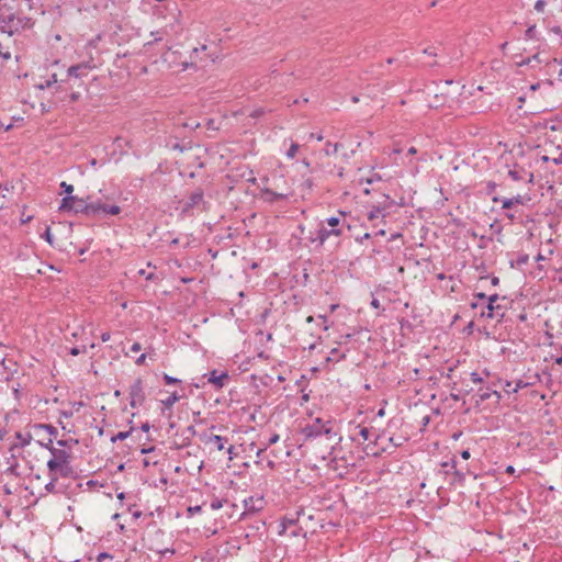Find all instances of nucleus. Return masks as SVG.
<instances>
[{
    "mask_svg": "<svg viewBox=\"0 0 562 562\" xmlns=\"http://www.w3.org/2000/svg\"><path fill=\"white\" fill-rule=\"evenodd\" d=\"M48 451L52 454V458L47 461L48 472L57 473L60 477H70L74 474V469L70 464V450L50 445Z\"/></svg>",
    "mask_w": 562,
    "mask_h": 562,
    "instance_id": "f257e3e1",
    "label": "nucleus"
},
{
    "mask_svg": "<svg viewBox=\"0 0 562 562\" xmlns=\"http://www.w3.org/2000/svg\"><path fill=\"white\" fill-rule=\"evenodd\" d=\"M145 547L154 551L160 555H164L166 553L173 554L175 549L171 547H168L166 543V533L162 529L153 526L149 527L143 538Z\"/></svg>",
    "mask_w": 562,
    "mask_h": 562,
    "instance_id": "f03ea898",
    "label": "nucleus"
},
{
    "mask_svg": "<svg viewBox=\"0 0 562 562\" xmlns=\"http://www.w3.org/2000/svg\"><path fill=\"white\" fill-rule=\"evenodd\" d=\"M302 434L305 440L316 439L322 436H326L331 439L336 434L333 430L331 420L324 422L322 418H315L312 423L306 424L302 428Z\"/></svg>",
    "mask_w": 562,
    "mask_h": 562,
    "instance_id": "7ed1b4c3",
    "label": "nucleus"
},
{
    "mask_svg": "<svg viewBox=\"0 0 562 562\" xmlns=\"http://www.w3.org/2000/svg\"><path fill=\"white\" fill-rule=\"evenodd\" d=\"M121 207L116 204H109L101 199L90 196V217H98L101 215H119Z\"/></svg>",
    "mask_w": 562,
    "mask_h": 562,
    "instance_id": "20e7f679",
    "label": "nucleus"
},
{
    "mask_svg": "<svg viewBox=\"0 0 562 562\" xmlns=\"http://www.w3.org/2000/svg\"><path fill=\"white\" fill-rule=\"evenodd\" d=\"M130 405L137 408L145 403L146 393L144 382L140 378L134 380L128 389Z\"/></svg>",
    "mask_w": 562,
    "mask_h": 562,
    "instance_id": "39448f33",
    "label": "nucleus"
},
{
    "mask_svg": "<svg viewBox=\"0 0 562 562\" xmlns=\"http://www.w3.org/2000/svg\"><path fill=\"white\" fill-rule=\"evenodd\" d=\"M21 21L18 19L13 12L3 11L0 7V32L8 33L12 35L20 27Z\"/></svg>",
    "mask_w": 562,
    "mask_h": 562,
    "instance_id": "423d86ee",
    "label": "nucleus"
},
{
    "mask_svg": "<svg viewBox=\"0 0 562 562\" xmlns=\"http://www.w3.org/2000/svg\"><path fill=\"white\" fill-rule=\"evenodd\" d=\"M499 300L498 294H492L487 297L486 308L481 312L482 317L497 318L504 317V311L501 304L497 303Z\"/></svg>",
    "mask_w": 562,
    "mask_h": 562,
    "instance_id": "0eeeda50",
    "label": "nucleus"
},
{
    "mask_svg": "<svg viewBox=\"0 0 562 562\" xmlns=\"http://www.w3.org/2000/svg\"><path fill=\"white\" fill-rule=\"evenodd\" d=\"M342 235V229H331L325 226V222L319 223V228L315 233V239L318 240V247H322L325 241L331 237H339Z\"/></svg>",
    "mask_w": 562,
    "mask_h": 562,
    "instance_id": "6e6552de",
    "label": "nucleus"
},
{
    "mask_svg": "<svg viewBox=\"0 0 562 562\" xmlns=\"http://www.w3.org/2000/svg\"><path fill=\"white\" fill-rule=\"evenodd\" d=\"M204 376H207V382L211 383L215 390L223 389L229 381V375L227 371L218 373L217 370H212L209 374H205Z\"/></svg>",
    "mask_w": 562,
    "mask_h": 562,
    "instance_id": "1a4fd4ad",
    "label": "nucleus"
},
{
    "mask_svg": "<svg viewBox=\"0 0 562 562\" xmlns=\"http://www.w3.org/2000/svg\"><path fill=\"white\" fill-rule=\"evenodd\" d=\"M204 204V192L202 189L193 191L183 204L182 212L188 213L192 209Z\"/></svg>",
    "mask_w": 562,
    "mask_h": 562,
    "instance_id": "9d476101",
    "label": "nucleus"
},
{
    "mask_svg": "<svg viewBox=\"0 0 562 562\" xmlns=\"http://www.w3.org/2000/svg\"><path fill=\"white\" fill-rule=\"evenodd\" d=\"M93 68L94 66L91 63H80L70 66L67 70V75L74 78H82L86 77Z\"/></svg>",
    "mask_w": 562,
    "mask_h": 562,
    "instance_id": "9b49d317",
    "label": "nucleus"
},
{
    "mask_svg": "<svg viewBox=\"0 0 562 562\" xmlns=\"http://www.w3.org/2000/svg\"><path fill=\"white\" fill-rule=\"evenodd\" d=\"M90 196L88 195L86 199L76 196L74 212L76 214H82L90 217Z\"/></svg>",
    "mask_w": 562,
    "mask_h": 562,
    "instance_id": "f8f14e48",
    "label": "nucleus"
},
{
    "mask_svg": "<svg viewBox=\"0 0 562 562\" xmlns=\"http://www.w3.org/2000/svg\"><path fill=\"white\" fill-rule=\"evenodd\" d=\"M324 222H325V226L327 225L331 229H342L344 231V227L346 226L345 212L338 211L337 216L328 217Z\"/></svg>",
    "mask_w": 562,
    "mask_h": 562,
    "instance_id": "ddd939ff",
    "label": "nucleus"
},
{
    "mask_svg": "<svg viewBox=\"0 0 562 562\" xmlns=\"http://www.w3.org/2000/svg\"><path fill=\"white\" fill-rule=\"evenodd\" d=\"M16 441L12 443L11 450L15 448H24L32 441V435L30 432H15Z\"/></svg>",
    "mask_w": 562,
    "mask_h": 562,
    "instance_id": "4468645a",
    "label": "nucleus"
},
{
    "mask_svg": "<svg viewBox=\"0 0 562 562\" xmlns=\"http://www.w3.org/2000/svg\"><path fill=\"white\" fill-rule=\"evenodd\" d=\"M508 176L514 180V181H521V180H526V178L528 177V181L531 182L532 181V173L528 172L527 170H525L524 168H520V169H512L508 171Z\"/></svg>",
    "mask_w": 562,
    "mask_h": 562,
    "instance_id": "2eb2a0df",
    "label": "nucleus"
},
{
    "mask_svg": "<svg viewBox=\"0 0 562 562\" xmlns=\"http://www.w3.org/2000/svg\"><path fill=\"white\" fill-rule=\"evenodd\" d=\"M262 195H263L265 201H267L269 203H274L277 201H281V200H284L288 198V194L274 192L271 189L262 190Z\"/></svg>",
    "mask_w": 562,
    "mask_h": 562,
    "instance_id": "dca6fc26",
    "label": "nucleus"
},
{
    "mask_svg": "<svg viewBox=\"0 0 562 562\" xmlns=\"http://www.w3.org/2000/svg\"><path fill=\"white\" fill-rule=\"evenodd\" d=\"M228 441L227 438L218 436V435H211L205 440V443L213 445L217 450H223L225 448V443Z\"/></svg>",
    "mask_w": 562,
    "mask_h": 562,
    "instance_id": "f3484780",
    "label": "nucleus"
},
{
    "mask_svg": "<svg viewBox=\"0 0 562 562\" xmlns=\"http://www.w3.org/2000/svg\"><path fill=\"white\" fill-rule=\"evenodd\" d=\"M76 201V195H66L63 198L59 205V211H72Z\"/></svg>",
    "mask_w": 562,
    "mask_h": 562,
    "instance_id": "a211bd4d",
    "label": "nucleus"
},
{
    "mask_svg": "<svg viewBox=\"0 0 562 562\" xmlns=\"http://www.w3.org/2000/svg\"><path fill=\"white\" fill-rule=\"evenodd\" d=\"M515 204H524V198L521 195H516L510 199H504L502 201V207L508 210L513 207Z\"/></svg>",
    "mask_w": 562,
    "mask_h": 562,
    "instance_id": "6ab92c4d",
    "label": "nucleus"
},
{
    "mask_svg": "<svg viewBox=\"0 0 562 562\" xmlns=\"http://www.w3.org/2000/svg\"><path fill=\"white\" fill-rule=\"evenodd\" d=\"M181 396L177 392H172L167 398L162 400V405L166 408H171L177 402H179Z\"/></svg>",
    "mask_w": 562,
    "mask_h": 562,
    "instance_id": "aec40b11",
    "label": "nucleus"
},
{
    "mask_svg": "<svg viewBox=\"0 0 562 562\" xmlns=\"http://www.w3.org/2000/svg\"><path fill=\"white\" fill-rule=\"evenodd\" d=\"M48 474H49L50 481L45 485V490L47 492L52 493L55 491L56 482L58 481L60 475L57 473H53V472H48Z\"/></svg>",
    "mask_w": 562,
    "mask_h": 562,
    "instance_id": "412c9836",
    "label": "nucleus"
},
{
    "mask_svg": "<svg viewBox=\"0 0 562 562\" xmlns=\"http://www.w3.org/2000/svg\"><path fill=\"white\" fill-rule=\"evenodd\" d=\"M339 147L340 144L338 143L331 144L330 142H327L324 151L327 156L335 155Z\"/></svg>",
    "mask_w": 562,
    "mask_h": 562,
    "instance_id": "4be33fe9",
    "label": "nucleus"
},
{
    "mask_svg": "<svg viewBox=\"0 0 562 562\" xmlns=\"http://www.w3.org/2000/svg\"><path fill=\"white\" fill-rule=\"evenodd\" d=\"M345 357H346L345 353L340 352L339 349L334 348V349H331L330 356L327 358V361H339V360L344 359Z\"/></svg>",
    "mask_w": 562,
    "mask_h": 562,
    "instance_id": "5701e85b",
    "label": "nucleus"
},
{
    "mask_svg": "<svg viewBox=\"0 0 562 562\" xmlns=\"http://www.w3.org/2000/svg\"><path fill=\"white\" fill-rule=\"evenodd\" d=\"M134 430V428L132 427L130 430L127 431H120L117 432L116 435L112 436L111 437V441L112 442H115L117 440H125L126 438H128L132 434V431Z\"/></svg>",
    "mask_w": 562,
    "mask_h": 562,
    "instance_id": "b1692460",
    "label": "nucleus"
},
{
    "mask_svg": "<svg viewBox=\"0 0 562 562\" xmlns=\"http://www.w3.org/2000/svg\"><path fill=\"white\" fill-rule=\"evenodd\" d=\"M480 392L481 393H480L479 396H480V400L483 401V402L487 401L491 397L492 394H495L498 398L501 397V394L497 391H493L492 392L490 390H486V391L480 390Z\"/></svg>",
    "mask_w": 562,
    "mask_h": 562,
    "instance_id": "393cba45",
    "label": "nucleus"
},
{
    "mask_svg": "<svg viewBox=\"0 0 562 562\" xmlns=\"http://www.w3.org/2000/svg\"><path fill=\"white\" fill-rule=\"evenodd\" d=\"M457 460L453 458L450 461H445L441 463V468L445 469V472L448 473L449 470H453L457 468Z\"/></svg>",
    "mask_w": 562,
    "mask_h": 562,
    "instance_id": "a878e982",
    "label": "nucleus"
},
{
    "mask_svg": "<svg viewBox=\"0 0 562 562\" xmlns=\"http://www.w3.org/2000/svg\"><path fill=\"white\" fill-rule=\"evenodd\" d=\"M299 150V145L294 142L291 143L290 148L286 150L285 155L288 158L292 159L295 157Z\"/></svg>",
    "mask_w": 562,
    "mask_h": 562,
    "instance_id": "bb28decb",
    "label": "nucleus"
},
{
    "mask_svg": "<svg viewBox=\"0 0 562 562\" xmlns=\"http://www.w3.org/2000/svg\"><path fill=\"white\" fill-rule=\"evenodd\" d=\"M279 440L280 436L278 434H272L262 445L268 449L270 446L276 445Z\"/></svg>",
    "mask_w": 562,
    "mask_h": 562,
    "instance_id": "cd10ccee",
    "label": "nucleus"
},
{
    "mask_svg": "<svg viewBox=\"0 0 562 562\" xmlns=\"http://www.w3.org/2000/svg\"><path fill=\"white\" fill-rule=\"evenodd\" d=\"M162 380L164 382L167 384V385H171V384H179L181 383V380L177 379V378H173L167 373H164L162 375Z\"/></svg>",
    "mask_w": 562,
    "mask_h": 562,
    "instance_id": "c85d7f7f",
    "label": "nucleus"
},
{
    "mask_svg": "<svg viewBox=\"0 0 562 562\" xmlns=\"http://www.w3.org/2000/svg\"><path fill=\"white\" fill-rule=\"evenodd\" d=\"M87 351V346L86 345H82V346H76V347H72L70 350H69V353L71 356H78L80 353H85Z\"/></svg>",
    "mask_w": 562,
    "mask_h": 562,
    "instance_id": "c756f323",
    "label": "nucleus"
},
{
    "mask_svg": "<svg viewBox=\"0 0 562 562\" xmlns=\"http://www.w3.org/2000/svg\"><path fill=\"white\" fill-rule=\"evenodd\" d=\"M60 188L64 190V192L67 194V195H71V193L74 192V186L72 184H68L67 182L63 181L60 183Z\"/></svg>",
    "mask_w": 562,
    "mask_h": 562,
    "instance_id": "7c9ffc66",
    "label": "nucleus"
},
{
    "mask_svg": "<svg viewBox=\"0 0 562 562\" xmlns=\"http://www.w3.org/2000/svg\"><path fill=\"white\" fill-rule=\"evenodd\" d=\"M210 507H211L212 510H217V509L223 507V501L218 499V498H214L211 502Z\"/></svg>",
    "mask_w": 562,
    "mask_h": 562,
    "instance_id": "2f4dec72",
    "label": "nucleus"
},
{
    "mask_svg": "<svg viewBox=\"0 0 562 562\" xmlns=\"http://www.w3.org/2000/svg\"><path fill=\"white\" fill-rule=\"evenodd\" d=\"M359 436L366 441L370 438V430L367 427H359Z\"/></svg>",
    "mask_w": 562,
    "mask_h": 562,
    "instance_id": "473e14b6",
    "label": "nucleus"
},
{
    "mask_svg": "<svg viewBox=\"0 0 562 562\" xmlns=\"http://www.w3.org/2000/svg\"><path fill=\"white\" fill-rule=\"evenodd\" d=\"M380 213H381V209H380V207H374L373 210H371V211L369 212V214H368V218H369L370 221H373V220H375V218H378V217H379Z\"/></svg>",
    "mask_w": 562,
    "mask_h": 562,
    "instance_id": "72a5a7b5",
    "label": "nucleus"
},
{
    "mask_svg": "<svg viewBox=\"0 0 562 562\" xmlns=\"http://www.w3.org/2000/svg\"><path fill=\"white\" fill-rule=\"evenodd\" d=\"M295 524V520L294 519H283L282 520V524H281V527L282 529L280 530V535L284 533L285 532V529L288 526L290 525H294Z\"/></svg>",
    "mask_w": 562,
    "mask_h": 562,
    "instance_id": "f704fd0d",
    "label": "nucleus"
},
{
    "mask_svg": "<svg viewBox=\"0 0 562 562\" xmlns=\"http://www.w3.org/2000/svg\"><path fill=\"white\" fill-rule=\"evenodd\" d=\"M547 3L544 0H537L535 3V10L537 12H543Z\"/></svg>",
    "mask_w": 562,
    "mask_h": 562,
    "instance_id": "c9c22d12",
    "label": "nucleus"
},
{
    "mask_svg": "<svg viewBox=\"0 0 562 562\" xmlns=\"http://www.w3.org/2000/svg\"><path fill=\"white\" fill-rule=\"evenodd\" d=\"M527 38H533L536 36V25H531L526 30L525 33Z\"/></svg>",
    "mask_w": 562,
    "mask_h": 562,
    "instance_id": "e433bc0d",
    "label": "nucleus"
},
{
    "mask_svg": "<svg viewBox=\"0 0 562 562\" xmlns=\"http://www.w3.org/2000/svg\"><path fill=\"white\" fill-rule=\"evenodd\" d=\"M528 384L525 383L522 380H518L516 383H515V387L512 390L513 393H517L520 389H524L526 387Z\"/></svg>",
    "mask_w": 562,
    "mask_h": 562,
    "instance_id": "4c0bfd02",
    "label": "nucleus"
},
{
    "mask_svg": "<svg viewBox=\"0 0 562 562\" xmlns=\"http://www.w3.org/2000/svg\"><path fill=\"white\" fill-rule=\"evenodd\" d=\"M201 510H202V506L201 505L190 506L188 508V514H189V516H193V515L200 513Z\"/></svg>",
    "mask_w": 562,
    "mask_h": 562,
    "instance_id": "58836bf2",
    "label": "nucleus"
},
{
    "mask_svg": "<svg viewBox=\"0 0 562 562\" xmlns=\"http://www.w3.org/2000/svg\"><path fill=\"white\" fill-rule=\"evenodd\" d=\"M453 475L456 476V479H457L460 483H462V482L465 480V475H464V473H463V472H461V471H459V470H457V468H456V469H453Z\"/></svg>",
    "mask_w": 562,
    "mask_h": 562,
    "instance_id": "ea45409f",
    "label": "nucleus"
},
{
    "mask_svg": "<svg viewBox=\"0 0 562 562\" xmlns=\"http://www.w3.org/2000/svg\"><path fill=\"white\" fill-rule=\"evenodd\" d=\"M528 260H529V256L528 255H520L517 258V265L518 266L526 265L528 262Z\"/></svg>",
    "mask_w": 562,
    "mask_h": 562,
    "instance_id": "a19ab883",
    "label": "nucleus"
},
{
    "mask_svg": "<svg viewBox=\"0 0 562 562\" xmlns=\"http://www.w3.org/2000/svg\"><path fill=\"white\" fill-rule=\"evenodd\" d=\"M41 427L45 428L54 437L57 436V429L54 426H52V425H41Z\"/></svg>",
    "mask_w": 562,
    "mask_h": 562,
    "instance_id": "79ce46f5",
    "label": "nucleus"
},
{
    "mask_svg": "<svg viewBox=\"0 0 562 562\" xmlns=\"http://www.w3.org/2000/svg\"><path fill=\"white\" fill-rule=\"evenodd\" d=\"M532 60L537 61V63H547V60H543L541 57H540V54H535L531 58H529L526 63L527 64H530Z\"/></svg>",
    "mask_w": 562,
    "mask_h": 562,
    "instance_id": "37998d69",
    "label": "nucleus"
},
{
    "mask_svg": "<svg viewBox=\"0 0 562 562\" xmlns=\"http://www.w3.org/2000/svg\"><path fill=\"white\" fill-rule=\"evenodd\" d=\"M470 376H471L472 382H474V383H482L483 382V379L480 376V374L477 372H472L470 374Z\"/></svg>",
    "mask_w": 562,
    "mask_h": 562,
    "instance_id": "c03bdc74",
    "label": "nucleus"
},
{
    "mask_svg": "<svg viewBox=\"0 0 562 562\" xmlns=\"http://www.w3.org/2000/svg\"><path fill=\"white\" fill-rule=\"evenodd\" d=\"M227 453H228V460L229 461L234 460V458L236 457L235 447L231 445L227 448Z\"/></svg>",
    "mask_w": 562,
    "mask_h": 562,
    "instance_id": "a18cd8bd",
    "label": "nucleus"
},
{
    "mask_svg": "<svg viewBox=\"0 0 562 562\" xmlns=\"http://www.w3.org/2000/svg\"><path fill=\"white\" fill-rule=\"evenodd\" d=\"M54 82H57L56 75H53L52 79H48L45 85L41 86V88H49Z\"/></svg>",
    "mask_w": 562,
    "mask_h": 562,
    "instance_id": "49530a36",
    "label": "nucleus"
},
{
    "mask_svg": "<svg viewBox=\"0 0 562 562\" xmlns=\"http://www.w3.org/2000/svg\"><path fill=\"white\" fill-rule=\"evenodd\" d=\"M44 238L52 245L53 244V240H52V233H50V229L49 227L46 228L45 233H44Z\"/></svg>",
    "mask_w": 562,
    "mask_h": 562,
    "instance_id": "de8ad7c7",
    "label": "nucleus"
},
{
    "mask_svg": "<svg viewBox=\"0 0 562 562\" xmlns=\"http://www.w3.org/2000/svg\"><path fill=\"white\" fill-rule=\"evenodd\" d=\"M262 114H263V110L262 109H257V110H255V111H252L250 113V116L256 119V117L261 116Z\"/></svg>",
    "mask_w": 562,
    "mask_h": 562,
    "instance_id": "09e8293b",
    "label": "nucleus"
},
{
    "mask_svg": "<svg viewBox=\"0 0 562 562\" xmlns=\"http://www.w3.org/2000/svg\"><path fill=\"white\" fill-rule=\"evenodd\" d=\"M145 360H146V355L145 353H142L137 359H136V364L137 366H142L145 363Z\"/></svg>",
    "mask_w": 562,
    "mask_h": 562,
    "instance_id": "8fccbe9b",
    "label": "nucleus"
},
{
    "mask_svg": "<svg viewBox=\"0 0 562 562\" xmlns=\"http://www.w3.org/2000/svg\"><path fill=\"white\" fill-rule=\"evenodd\" d=\"M140 349H142V346L139 342H134L131 347V351H133V352H138V351H140Z\"/></svg>",
    "mask_w": 562,
    "mask_h": 562,
    "instance_id": "3c124183",
    "label": "nucleus"
},
{
    "mask_svg": "<svg viewBox=\"0 0 562 562\" xmlns=\"http://www.w3.org/2000/svg\"><path fill=\"white\" fill-rule=\"evenodd\" d=\"M57 446H58L57 448L66 449V447H68V441L67 440H58Z\"/></svg>",
    "mask_w": 562,
    "mask_h": 562,
    "instance_id": "603ef678",
    "label": "nucleus"
},
{
    "mask_svg": "<svg viewBox=\"0 0 562 562\" xmlns=\"http://www.w3.org/2000/svg\"><path fill=\"white\" fill-rule=\"evenodd\" d=\"M110 338H111V335H110V333H109V331H105V333H103V334L101 335V340H102L103 342L109 341V340H110Z\"/></svg>",
    "mask_w": 562,
    "mask_h": 562,
    "instance_id": "864d4df0",
    "label": "nucleus"
},
{
    "mask_svg": "<svg viewBox=\"0 0 562 562\" xmlns=\"http://www.w3.org/2000/svg\"><path fill=\"white\" fill-rule=\"evenodd\" d=\"M315 239V234H311L308 237H307V240L311 245H314L316 244L318 246V240H314Z\"/></svg>",
    "mask_w": 562,
    "mask_h": 562,
    "instance_id": "5fc2aeb1",
    "label": "nucleus"
},
{
    "mask_svg": "<svg viewBox=\"0 0 562 562\" xmlns=\"http://www.w3.org/2000/svg\"><path fill=\"white\" fill-rule=\"evenodd\" d=\"M553 162L555 165H561L562 164V151L559 154L558 157L553 158Z\"/></svg>",
    "mask_w": 562,
    "mask_h": 562,
    "instance_id": "6e6d98bb",
    "label": "nucleus"
},
{
    "mask_svg": "<svg viewBox=\"0 0 562 562\" xmlns=\"http://www.w3.org/2000/svg\"><path fill=\"white\" fill-rule=\"evenodd\" d=\"M311 138H315L316 140L321 142L323 140V135L322 134H314V133H311L310 135Z\"/></svg>",
    "mask_w": 562,
    "mask_h": 562,
    "instance_id": "4d7b16f0",
    "label": "nucleus"
},
{
    "mask_svg": "<svg viewBox=\"0 0 562 562\" xmlns=\"http://www.w3.org/2000/svg\"><path fill=\"white\" fill-rule=\"evenodd\" d=\"M470 456H471V454H470V451H469V450H463V451L461 452V457H462V459H464V460H468V459L470 458Z\"/></svg>",
    "mask_w": 562,
    "mask_h": 562,
    "instance_id": "13d9d810",
    "label": "nucleus"
},
{
    "mask_svg": "<svg viewBox=\"0 0 562 562\" xmlns=\"http://www.w3.org/2000/svg\"><path fill=\"white\" fill-rule=\"evenodd\" d=\"M515 468L513 465H507L506 469H505V472L508 473V474H514L515 473Z\"/></svg>",
    "mask_w": 562,
    "mask_h": 562,
    "instance_id": "bf43d9fd",
    "label": "nucleus"
},
{
    "mask_svg": "<svg viewBox=\"0 0 562 562\" xmlns=\"http://www.w3.org/2000/svg\"><path fill=\"white\" fill-rule=\"evenodd\" d=\"M491 283H492V285H494V286L498 285V284H499V278H498V277H495V276H494V277H492V279H491Z\"/></svg>",
    "mask_w": 562,
    "mask_h": 562,
    "instance_id": "052dcab7",
    "label": "nucleus"
},
{
    "mask_svg": "<svg viewBox=\"0 0 562 562\" xmlns=\"http://www.w3.org/2000/svg\"><path fill=\"white\" fill-rule=\"evenodd\" d=\"M106 558H112V557L110 554H108V553H100L99 557H98V561L102 562V560L106 559Z\"/></svg>",
    "mask_w": 562,
    "mask_h": 562,
    "instance_id": "680f3d73",
    "label": "nucleus"
},
{
    "mask_svg": "<svg viewBox=\"0 0 562 562\" xmlns=\"http://www.w3.org/2000/svg\"><path fill=\"white\" fill-rule=\"evenodd\" d=\"M371 306L374 307V308H379L380 307V302L378 299H373L371 301Z\"/></svg>",
    "mask_w": 562,
    "mask_h": 562,
    "instance_id": "e2e57ef3",
    "label": "nucleus"
},
{
    "mask_svg": "<svg viewBox=\"0 0 562 562\" xmlns=\"http://www.w3.org/2000/svg\"><path fill=\"white\" fill-rule=\"evenodd\" d=\"M495 188H496V183L495 182H488V184H487L488 192L494 191Z\"/></svg>",
    "mask_w": 562,
    "mask_h": 562,
    "instance_id": "0e129e2a",
    "label": "nucleus"
},
{
    "mask_svg": "<svg viewBox=\"0 0 562 562\" xmlns=\"http://www.w3.org/2000/svg\"><path fill=\"white\" fill-rule=\"evenodd\" d=\"M153 450H154V447H150V448H142V449H140V453H142V454H146V453H148V452H150V451H153Z\"/></svg>",
    "mask_w": 562,
    "mask_h": 562,
    "instance_id": "69168bd1",
    "label": "nucleus"
},
{
    "mask_svg": "<svg viewBox=\"0 0 562 562\" xmlns=\"http://www.w3.org/2000/svg\"><path fill=\"white\" fill-rule=\"evenodd\" d=\"M149 428H150V426H149V424H148V423H144V424L140 426V429H142L143 431H148V430H149Z\"/></svg>",
    "mask_w": 562,
    "mask_h": 562,
    "instance_id": "338daca9",
    "label": "nucleus"
},
{
    "mask_svg": "<svg viewBox=\"0 0 562 562\" xmlns=\"http://www.w3.org/2000/svg\"><path fill=\"white\" fill-rule=\"evenodd\" d=\"M475 297L481 299V300H485V299L487 300L488 296H486L485 293L480 292V293L475 294Z\"/></svg>",
    "mask_w": 562,
    "mask_h": 562,
    "instance_id": "774afa93",
    "label": "nucleus"
}]
</instances>
